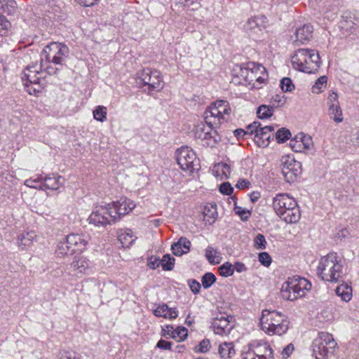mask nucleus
I'll use <instances>...</instances> for the list:
<instances>
[{
    "label": "nucleus",
    "mask_w": 359,
    "mask_h": 359,
    "mask_svg": "<svg viewBox=\"0 0 359 359\" xmlns=\"http://www.w3.org/2000/svg\"><path fill=\"white\" fill-rule=\"evenodd\" d=\"M42 67L41 65L29 67L23 72L22 81L27 92L30 95H38L46 86L43 72H41Z\"/></svg>",
    "instance_id": "obj_8"
},
{
    "label": "nucleus",
    "mask_w": 359,
    "mask_h": 359,
    "mask_svg": "<svg viewBox=\"0 0 359 359\" xmlns=\"http://www.w3.org/2000/svg\"><path fill=\"white\" fill-rule=\"evenodd\" d=\"M69 53V48L65 43L51 42L41 52V66H45L44 60L55 65H62Z\"/></svg>",
    "instance_id": "obj_10"
},
{
    "label": "nucleus",
    "mask_w": 359,
    "mask_h": 359,
    "mask_svg": "<svg viewBox=\"0 0 359 359\" xmlns=\"http://www.w3.org/2000/svg\"><path fill=\"white\" fill-rule=\"evenodd\" d=\"M311 288V283L304 278L292 277L281 286V297L287 301H294L301 298Z\"/></svg>",
    "instance_id": "obj_6"
},
{
    "label": "nucleus",
    "mask_w": 359,
    "mask_h": 359,
    "mask_svg": "<svg viewBox=\"0 0 359 359\" xmlns=\"http://www.w3.org/2000/svg\"><path fill=\"white\" fill-rule=\"evenodd\" d=\"M205 257L210 264H219L222 260L221 254L212 247H208L205 250Z\"/></svg>",
    "instance_id": "obj_34"
},
{
    "label": "nucleus",
    "mask_w": 359,
    "mask_h": 359,
    "mask_svg": "<svg viewBox=\"0 0 359 359\" xmlns=\"http://www.w3.org/2000/svg\"><path fill=\"white\" fill-rule=\"evenodd\" d=\"M294 349V348L293 344H288L282 351L283 358H288L292 354Z\"/></svg>",
    "instance_id": "obj_58"
},
{
    "label": "nucleus",
    "mask_w": 359,
    "mask_h": 359,
    "mask_svg": "<svg viewBox=\"0 0 359 359\" xmlns=\"http://www.w3.org/2000/svg\"><path fill=\"white\" fill-rule=\"evenodd\" d=\"M272 207L276 214L287 224H296L301 212L296 200L287 194H278L273 198Z\"/></svg>",
    "instance_id": "obj_2"
},
{
    "label": "nucleus",
    "mask_w": 359,
    "mask_h": 359,
    "mask_svg": "<svg viewBox=\"0 0 359 359\" xmlns=\"http://www.w3.org/2000/svg\"><path fill=\"white\" fill-rule=\"evenodd\" d=\"M80 5L83 6H93L97 4L100 0H75Z\"/></svg>",
    "instance_id": "obj_59"
},
{
    "label": "nucleus",
    "mask_w": 359,
    "mask_h": 359,
    "mask_svg": "<svg viewBox=\"0 0 359 359\" xmlns=\"http://www.w3.org/2000/svg\"><path fill=\"white\" fill-rule=\"evenodd\" d=\"M328 115L336 123H341L344 120L340 104L328 107Z\"/></svg>",
    "instance_id": "obj_35"
},
{
    "label": "nucleus",
    "mask_w": 359,
    "mask_h": 359,
    "mask_svg": "<svg viewBox=\"0 0 359 359\" xmlns=\"http://www.w3.org/2000/svg\"><path fill=\"white\" fill-rule=\"evenodd\" d=\"M56 253L57 256L63 257L69 255H72L74 253V252L72 249L71 246L68 244L67 240H65V241L60 242L58 244Z\"/></svg>",
    "instance_id": "obj_36"
},
{
    "label": "nucleus",
    "mask_w": 359,
    "mask_h": 359,
    "mask_svg": "<svg viewBox=\"0 0 359 359\" xmlns=\"http://www.w3.org/2000/svg\"><path fill=\"white\" fill-rule=\"evenodd\" d=\"M262 330L269 335H281L288 330L287 317L283 313L273 310H264L260 318Z\"/></svg>",
    "instance_id": "obj_4"
},
{
    "label": "nucleus",
    "mask_w": 359,
    "mask_h": 359,
    "mask_svg": "<svg viewBox=\"0 0 359 359\" xmlns=\"http://www.w3.org/2000/svg\"><path fill=\"white\" fill-rule=\"evenodd\" d=\"M312 32L313 27L309 25H304L296 30L293 43L297 46L309 41L312 37Z\"/></svg>",
    "instance_id": "obj_20"
},
{
    "label": "nucleus",
    "mask_w": 359,
    "mask_h": 359,
    "mask_svg": "<svg viewBox=\"0 0 359 359\" xmlns=\"http://www.w3.org/2000/svg\"><path fill=\"white\" fill-rule=\"evenodd\" d=\"M290 146L295 152H304L311 149L313 142L310 135L300 133L290 140Z\"/></svg>",
    "instance_id": "obj_16"
},
{
    "label": "nucleus",
    "mask_w": 359,
    "mask_h": 359,
    "mask_svg": "<svg viewBox=\"0 0 359 359\" xmlns=\"http://www.w3.org/2000/svg\"><path fill=\"white\" fill-rule=\"evenodd\" d=\"M107 108L104 106H97L93 111V115L94 118L100 122H104L107 119Z\"/></svg>",
    "instance_id": "obj_37"
},
{
    "label": "nucleus",
    "mask_w": 359,
    "mask_h": 359,
    "mask_svg": "<svg viewBox=\"0 0 359 359\" xmlns=\"http://www.w3.org/2000/svg\"><path fill=\"white\" fill-rule=\"evenodd\" d=\"M219 191L223 194L230 195L233 191V188L229 182H224L220 185Z\"/></svg>",
    "instance_id": "obj_55"
},
{
    "label": "nucleus",
    "mask_w": 359,
    "mask_h": 359,
    "mask_svg": "<svg viewBox=\"0 0 359 359\" xmlns=\"http://www.w3.org/2000/svg\"><path fill=\"white\" fill-rule=\"evenodd\" d=\"M229 326V320L227 317L222 316L215 318L212 323L213 331L217 334H223Z\"/></svg>",
    "instance_id": "obj_27"
},
{
    "label": "nucleus",
    "mask_w": 359,
    "mask_h": 359,
    "mask_svg": "<svg viewBox=\"0 0 359 359\" xmlns=\"http://www.w3.org/2000/svg\"><path fill=\"white\" fill-rule=\"evenodd\" d=\"M189 285L191 291L196 294L199 292L201 289V284L195 280H191L189 281Z\"/></svg>",
    "instance_id": "obj_57"
},
{
    "label": "nucleus",
    "mask_w": 359,
    "mask_h": 359,
    "mask_svg": "<svg viewBox=\"0 0 359 359\" xmlns=\"http://www.w3.org/2000/svg\"><path fill=\"white\" fill-rule=\"evenodd\" d=\"M212 172L217 180H224L229 177L231 171L227 164L219 163L214 165Z\"/></svg>",
    "instance_id": "obj_25"
},
{
    "label": "nucleus",
    "mask_w": 359,
    "mask_h": 359,
    "mask_svg": "<svg viewBox=\"0 0 359 359\" xmlns=\"http://www.w3.org/2000/svg\"><path fill=\"white\" fill-rule=\"evenodd\" d=\"M174 330H175L173 329V327L171 326V325H165L162 329L163 334L164 336L170 335L172 337V335H173Z\"/></svg>",
    "instance_id": "obj_63"
},
{
    "label": "nucleus",
    "mask_w": 359,
    "mask_h": 359,
    "mask_svg": "<svg viewBox=\"0 0 359 359\" xmlns=\"http://www.w3.org/2000/svg\"><path fill=\"white\" fill-rule=\"evenodd\" d=\"M274 127L272 126H266L259 128L257 134L255 135L254 140L257 145L259 147H266L269 145L272 132Z\"/></svg>",
    "instance_id": "obj_19"
},
{
    "label": "nucleus",
    "mask_w": 359,
    "mask_h": 359,
    "mask_svg": "<svg viewBox=\"0 0 359 359\" xmlns=\"http://www.w3.org/2000/svg\"><path fill=\"white\" fill-rule=\"evenodd\" d=\"M327 86V77L325 76H320L312 86L311 90L314 94H319L324 90Z\"/></svg>",
    "instance_id": "obj_38"
},
{
    "label": "nucleus",
    "mask_w": 359,
    "mask_h": 359,
    "mask_svg": "<svg viewBox=\"0 0 359 359\" xmlns=\"http://www.w3.org/2000/svg\"><path fill=\"white\" fill-rule=\"evenodd\" d=\"M250 185V182L246 180H242L237 182L236 187L238 189H245Z\"/></svg>",
    "instance_id": "obj_64"
},
{
    "label": "nucleus",
    "mask_w": 359,
    "mask_h": 359,
    "mask_svg": "<svg viewBox=\"0 0 359 359\" xmlns=\"http://www.w3.org/2000/svg\"><path fill=\"white\" fill-rule=\"evenodd\" d=\"M187 337V330L183 327H178L173 332L172 337L177 341H184Z\"/></svg>",
    "instance_id": "obj_43"
},
{
    "label": "nucleus",
    "mask_w": 359,
    "mask_h": 359,
    "mask_svg": "<svg viewBox=\"0 0 359 359\" xmlns=\"http://www.w3.org/2000/svg\"><path fill=\"white\" fill-rule=\"evenodd\" d=\"M114 206V205L112 204V203H105L100 205V207L106 210V211H104V217H107L108 222H109V225L111 223H114L118 221Z\"/></svg>",
    "instance_id": "obj_32"
},
{
    "label": "nucleus",
    "mask_w": 359,
    "mask_h": 359,
    "mask_svg": "<svg viewBox=\"0 0 359 359\" xmlns=\"http://www.w3.org/2000/svg\"><path fill=\"white\" fill-rule=\"evenodd\" d=\"M154 314L156 317L172 320L177 317L178 312L175 309L169 308L166 304H162L154 310Z\"/></svg>",
    "instance_id": "obj_22"
},
{
    "label": "nucleus",
    "mask_w": 359,
    "mask_h": 359,
    "mask_svg": "<svg viewBox=\"0 0 359 359\" xmlns=\"http://www.w3.org/2000/svg\"><path fill=\"white\" fill-rule=\"evenodd\" d=\"M250 348L256 356V359H273V350L266 341H254L250 344Z\"/></svg>",
    "instance_id": "obj_15"
},
{
    "label": "nucleus",
    "mask_w": 359,
    "mask_h": 359,
    "mask_svg": "<svg viewBox=\"0 0 359 359\" xmlns=\"http://www.w3.org/2000/svg\"><path fill=\"white\" fill-rule=\"evenodd\" d=\"M221 276L224 277H229L233 274L234 267L229 262L224 263L219 268Z\"/></svg>",
    "instance_id": "obj_42"
},
{
    "label": "nucleus",
    "mask_w": 359,
    "mask_h": 359,
    "mask_svg": "<svg viewBox=\"0 0 359 359\" xmlns=\"http://www.w3.org/2000/svg\"><path fill=\"white\" fill-rule=\"evenodd\" d=\"M216 280L215 276L212 273H206L201 279L202 285L205 288L210 287Z\"/></svg>",
    "instance_id": "obj_45"
},
{
    "label": "nucleus",
    "mask_w": 359,
    "mask_h": 359,
    "mask_svg": "<svg viewBox=\"0 0 359 359\" xmlns=\"http://www.w3.org/2000/svg\"><path fill=\"white\" fill-rule=\"evenodd\" d=\"M11 27V23L5 18L0 15V36H5L8 34Z\"/></svg>",
    "instance_id": "obj_50"
},
{
    "label": "nucleus",
    "mask_w": 359,
    "mask_h": 359,
    "mask_svg": "<svg viewBox=\"0 0 359 359\" xmlns=\"http://www.w3.org/2000/svg\"><path fill=\"white\" fill-rule=\"evenodd\" d=\"M156 346L159 348L165 349V350H170L171 348V343L167 341L164 340H160Z\"/></svg>",
    "instance_id": "obj_61"
},
{
    "label": "nucleus",
    "mask_w": 359,
    "mask_h": 359,
    "mask_svg": "<svg viewBox=\"0 0 359 359\" xmlns=\"http://www.w3.org/2000/svg\"><path fill=\"white\" fill-rule=\"evenodd\" d=\"M293 67L306 73H314L320 65L318 52L312 49L301 48L296 50L291 57Z\"/></svg>",
    "instance_id": "obj_5"
},
{
    "label": "nucleus",
    "mask_w": 359,
    "mask_h": 359,
    "mask_svg": "<svg viewBox=\"0 0 359 359\" xmlns=\"http://www.w3.org/2000/svg\"><path fill=\"white\" fill-rule=\"evenodd\" d=\"M241 357L242 359H256L255 355L250 348V344L248 345V350L247 351H243Z\"/></svg>",
    "instance_id": "obj_60"
},
{
    "label": "nucleus",
    "mask_w": 359,
    "mask_h": 359,
    "mask_svg": "<svg viewBox=\"0 0 359 359\" xmlns=\"http://www.w3.org/2000/svg\"><path fill=\"white\" fill-rule=\"evenodd\" d=\"M160 264L163 270H172L174 266L175 259L171 257L170 255H165L160 259Z\"/></svg>",
    "instance_id": "obj_39"
},
{
    "label": "nucleus",
    "mask_w": 359,
    "mask_h": 359,
    "mask_svg": "<svg viewBox=\"0 0 359 359\" xmlns=\"http://www.w3.org/2000/svg\"><path fill=\"white\" fill-rule=\"evenodd\" d=\"M281 173L287 182L295 181L302 172V164L292 155H284L280 158Z\"/></svg>",
    "instance_id": "obj_12"
},
{
    "label": "nucleus",
    "mask_w": 359,
    "mask_h": 359,
    "mask_svg": "<svg viewBox=\"0 0 359 359\" xmlns=\"http://www.w3.org/2000/svg\"><path fill=\"white\" fill-rule=\"evenodd\" d=\"M312 347L315 359H329L337 348V344L332 334L320 332L314 339Z\"/></svg>",
    "instance_id": "obj_7"
},
{
    "label": "nucleus",
    "mask_w": 359,
    "mask_h": 359,
    "mask_svg": "<svg viewBox=\"0 0 359 359\" xmlns=\"http://www.w3.org/2000/svg\"><path fill=\"white\" fill-rule=\"evenodd\" d=\"M243 29L248 33H256L258 30L256 16L249 18L244 24Z\"/></svg>",
    "instance_id": "obj_41"
},
{
    "label": "nucleus",
    "mask_w": 359,
    "mask_h": 359,
    "mask_svg": "<svg viewBox=\"0 0 359 359\" xmlns=\"http://www.w3.org/2000/svg\"><path fill=\"white\" fill-rule=\"evenodd\" d=\"M104 211L106 210L100 207V205H96L88 218V224L96 227H105L109 225V222L104 215Z\"/></svg>",
    "instance_id": "obj_18"
},
{
    "label": "nucleus",
    "mask_w": 359,
    "mask_h": 359,
    "mask_svg": "<svg viewBox=\"0 0 359 359\" xmlns=\"http://www.w3.org/2000/svg\"><path fill=\"white\" fill-rule=\"evenodd\" d=\"M230 107L225 100H217L211 104L204 113L205 123L210 126L217 128L226 121L230 114Z\"/></svg>",
    "instance_id": "obj_9"
},
{
    "label": "nucleus",
    "mask_w": 359,
    "mask_h": 359,
    "mask_svg": "<svg viewBox=\"0 0 359 359\" xmlns=\"http://www.w3.org/2000/svg\"><path fill=\"white\" fill-rule=\"evenodd\" d=\"M111 203L114 205V209L116 213L118 220L121 217L128 215L136 207V204L133 201L126 198H121Z\"/></svg>",
    "instance_id": "obj_17"
},
{
    "label": "nucleus",
    "mask_w": 359,
    "mask_h": 359,
    "mask_svg": "<svg viewBox=\"0 0 359 359\" xmlns=\"http://www.w3.org/2000/svg\"><path fill=\"white\" fill-rule=\"evenodd\" d=\"M210 341L208 340L204 339L200 343L198 346L195 348V350L196 352L205 353L210 349Z\"/></svg>",
    "instance_id": "obj_53"
},
{
    "label": "nucleus",
    "mask_w": 359,
    "mask_h": 359,
    "mask_svg": "<svg viewBox=\"0 0 359 359\" xmlns=\"http://www.w3.org/2000/svg\"><path fill=\"white\" fill-rule=\"evenodd\" d=\"M203 219L211 224L215 222L217 217V205L215 204L208 203L203 208Z\"/></svg>",
    "instance_id": "obj_28"
},
{
    "label": "nucleus",
    "mask_w": 359,
    "mask_h": 359,
    "mask_svg": "<svg viewBox=\"0 0 359 359\" xmlns=\"http://www.w3.org/2000/svg\"><path fill=\"white\" fill-rule=\"evenodd\" d=\"M137 78L144 85H147L151 88L157 91L162 90L164 86L162 75L156 69H143L138 73Z\"/></svg>",
    "instance_id": "obj_14"
},
{
    "label": "nucleus",
    "mask_w": 359,
    "mask_h": 359,
    "mask_svg": "<svg viewBox=\"0 0 359 359\" xmlns=\"http://www.w3.org/2000/svg\"><path fill=\"white\" fill-rule=\"evenodd\" d=\"M337 294L341 297V300L348 302L352 298V288L347 285H341L336 289Z\"/></svg>",
    "instance_id": "obj_33"
},
{
    "label": "nucleus",
    "mask_w": 359,
    "mask_h": 359,
    "mask_svg": "<svg viewBox=\"0 0 359 359\" xmlns=\"http://www.w3.org/2000/svg\"><path fill=\"white\" fill-rule=\"evenodd\" d=\"M273 113V108L267 105H262L257 109V115L259 118L271 117Z\"/></svg>",
    "instance_id": "obj_40"
},
{
    "label": "nucleus",
    "mask_w": 359,
    "mask_h": 359,
    "mask_svg": "<svg viewBox=\"0 0 359 359\" xmlns=\"http://www.w3.org/2000/svg\"><path fill=\"white\" fill-rule=\"evenodd\" d=\"M190 245V241L186 238L182 237L177 243L172 245V250L174 255L181 256L189 251Z\"/></svg>",
    "instance_id": "obj_24"
},
{
    "label": "nucleus",
    "mask_w": 359,
    "mask_h": 359,
    "mask_svg": "<svg viewBox=\"0 0 359 359\" xmlns=\"http://www.w3.org/2000/svg\"><path fill=\"white\" fill-rule=\"evenodd\" d=\"M233 266L238 273H243L247 271L245 265L241 262H236Z\"/></svg>",
    "instance_id": "obj_62"
},
{
    "label": "nucleus",
    "mask_w": 359,
    "mask_h": 359,
    "mask_svg": "<svg viewBox=\"0 0 359 359\" xmlns=\"http://www.w3.org/2000/svg\"><path fill=\"white\" fill-rule=\"evenodd\" d=\"M318 276L327 282H337L341 277L343 266L340 257L331 252L320 257L316 269Z\"/></svg>",
    "instance_id": "obj_3"
},
{
    "label": "nucleus",
    "mask_w": 359,
    "mask_h": 359,
    "mask_svg": "<svg viewBox=\"0 0 359 359\" xmlns=\"http://www.w3.org/2000/svg\"><path fill=\"white\" fill-rule=\"evenodd\" d=\"M147 265L151 269H156L161 266L160 259L156 257H151L147 262Z\"/></svg>",
    "instance_id": "obj_56"
},
{
    "label": "nucleus",
    "mask_w": 359,
    "mask_h": 359,
    "mask_svg": "<svg viewBox=\"0 0 359 359\" xmlns=\"http://www.w3.org/2000/svg\"><path fill=\"white\" fill-rule=\"evenodd\" d=\"M261 124L258 122H254L252 124H250L247 128H246V133L247 134H255V135L257 134V132L259 130V128H262Z\"/></svg>",
    "instance_id": "obj_54"
},
{
    "label": "nucleus",
    "mask_w": 359,
    "mask_h": 359,
    "mask_svg": "<svg viewBox=\"0 0 359 359\" xmlns=\"http://www.w3.org/2000/svg\"><path fill=\"white\" fill-rule=\"evenodd\" d=\"M66 240L74 252L83 249L88 243L84 236L76 233L68 235Z\"/></svg>",
    "instance_id": "obj_21"
},
{
    "label": "nucleus",
    "mask_w": 359,
    "mask_h": 359,
    "mask_svg": "<svg viewBox=\"0 0 359 359\" xmlns=\"http://www.w3.org/2000/svg\"><path fill=\"white\" fill-rule=\"evenodd\" d=\"M259 262L265 266H269L271 263V257L267 252H261L258 255Z\"/></svg>",
    "instance_id": "obj_52"
},
{
    "label": "nucleus",
    "mask_w": 359,
    "mask_h": 359,
    "mask_svg": "<svg viewBox=\"0 0 359 359\" xmlns=\"http://www.w3.org/2000/svg\"><path fill=\"white\" fill-rule=\"evenodd\" d=\"M234 212L243 221L248 220L250 216L251 215L250 210L240 206H235Z\"/></svg>",
    "instance_id": "obj_46"
},
{
    "label": "nucleus",
    "mask_w": 359,
    "mask_h": 359,
    "mask_svg": "<svg viewBox=\"0 0 359 359\" xmlns=\"http://www.w3.org/2000/svg\"><path fill=\"white\" fill-rule=\"evenodd\" d=\"M118 238L124 248H129L137 239V236L128 229H121Z\"/></svg>",
    "instance_id": "obj_26"
},
{
    "label": "nucleus",
    "mask_w": 359,
    "mask_h": 359,
    "mask_svg": "<svg viewBox=\"0 0 359 359\" xmlns=\"http://www.w3.org/2000/svg\"><path fill=\"white\" fill-rule=\"evenodd\" d=\"M327 107L339 104V97L335 92H330L327 98Z\"/></svg>",
    "instance_id": "obj_51"
},
{
    "label": "nucleus",
    "mask_w": 359,
    "mask_h": 359,
    "mask_svg": "<svg viewBox=\"0 0 359 359\" xmlns=\"http://www.w3.org/2000/svg\"><path fill=\"white\" fill-rule=\"evenodd\" d=\"M256 20L257 24V29L262 31L269 27V20L264 15H257Z\"/></svg>",
    "instance_id": "obj_49"
},
{
    "label": "nucleus",
    "mask_w": 359,
    "mask_h": 359,
    "mask_svg": "<svg viewBox=\"0 0 359 359\" xmlns=\"http://www.w3.org/2000/svg\"><path fill=\"white\" fill-rule=\"evenodd\" d=\"M72 266L79 274H83L88 268V261L84 257H78L72 263Z\"/></svg>",
    "instance_id": "obj_30"
},
{
    "label": "nucleus",
    "mask_w": 359,
    "mask_h": 359,
    "mask_svg": "<svg viewBox=\"0 0 359 359\" xmlns=\"http://www.w3.org/2000/svg\"><path fill=\"white\" fill-rule=\"evenodd\" d=\"M233 74L234 83L250 86L252 88H260L268 77L265 67L255 62L234 67Z\"/></svg>",
    "instance_id": "obj_1"
},
{
    "label": "nucleus",
    "mask_w": 359,
    "mask_h": 359,
    "mask_svg": "<svg viewBox=\"0 0 359 359\" xmlns=\"http://www.w3.org/2000/svg\"><path fill=\"white\" fill-rule=\"evenodd\" d=\"M266 241L265 237L259 233L254 239V246L257 250H264L266 248Z\"/></svg>",
    "instance_id": "obj_48"
},
{
    "label": "nucleus",
    "mask_w": 359,
    "mask_h": 359,
    "mask_svg": "<svg viewBox=\"0 0 359 359\" xmlns=\"http://www.w3.org/2000/svg\"><path fill=\"white\" fill-rule=\"evenodd\" d=\"M176 159L182 170L189 174L198 169L199 160L196 153L189 147H182L176 151Z\"/></svg>",
    "instance_id": "obj_11"
},
{
    "label": "nucleus",
    "mask_w": 359,
    "mask_h": 359,
    "mask_svg": "<svg viewBox=\"0 0 359 359\" xmlns=\"http://www.w3.org/2000/svg\"><path fill=\"white\" fill-rule=\"evenodd\" d=\"M219 353L223 358H231L235 354L233 345L231 342H224L219 346Z\"/></svg>",
    "instance_id": "obj_31"
},
{
    "label": "nucleus",
    "mask_w": 359,
    "mask_h": 359,
    "mask_svg": "<svg viewBox=\"0 0 359 359\" xmlns=\"http://www.w3.org/2000/svg\"><path fill=\"white\" fill-rule=\"evenodd\" d=\"M62 177L60 175H53L44 179V186L50 189L57 190L63 185Z\"/></svg>",
    "instance_id": "obj_29"
},
{
    "label": "nucleus",
    "mask_w": 359,
    "mask_h": 359,
    "mask_svg": "<svg viewBox=\"0 0 359 359\" xmlns=\"http://www.w3.org/2000/svg\"><path fill=\"white\" fill-rule=\"evenodd\" d=\"M214 128L215 126L208 124H199L195 128V136L201 140L203 144L213 147L222 140L221 135Z\"/></svg>",
    "instance_id": "obj_13"
},
{
    "label": "nucleus",
    "mask_w": 359,
    "mask_h": 359,
    "mask_svg": "<svg viewBox=\"0 0 359 359\" xmlns=\"http://www.w3.org/2000/svg\"><path fill=\"white\" fill-rule=\"evenodd\" d=\"M36 238L37 235L33 231L25 232L22 233L18 238V247L21 250H26L32 245L34 241L36 240Z\"/></svg>",
    "instance_id": "obj_23"
},
{
    "label": "nucleus",
    "mask_w": 359,
    "mask_h": 359,
    "mask_svg": "<svg viewBox=\"0 0 359 359\" xmlns=\"http://www.w3.org/2000/svg\"><path fill=\"white\" fill-rule=\"evenodd\" d=\"M280 87L284 92H291L294 89V85L288 77H285L280 81Z\"/></svg>",
    "instance_id": "obj_47"
},
{
    "label": "nucleus",
    "mask_w": 359,
    "mask_h": 359,
    "mask_svg": "<svg viewBox=\"0 0 359 359\" xmlns=\"http://www.w3.org/2000/svg\"><path fill=\"white\" fill-rule=\"evenodd\" d=\"M291 137V133L289 130L283 128L278 130L276 133V138L278 142H284Z\"/></svg>",
    "instance_id": "obj_44"
}]
</instances>
